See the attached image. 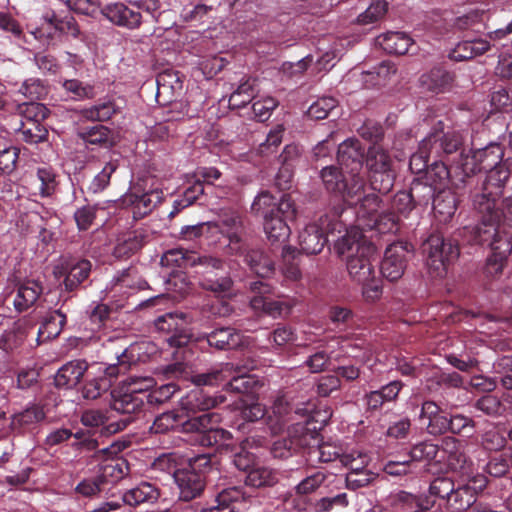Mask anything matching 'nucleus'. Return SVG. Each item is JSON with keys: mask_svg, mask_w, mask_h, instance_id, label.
Segmentation results:
<instances>
[{"mask_svg": "<svg viewBox=\"0 0 512 512\" xmlns=\"http://www.w3.org/2000/svg\"><path fill=\"white\" fill-rule=\"evenodd\" d=\"M365 147L356 138H349L338 146L337 161L340 168L326 166L320 172L323 185L327 192L340 191L341 184L350 185L348 196H356L363 185L361 174L366 158Z\"/></svg>", "mask_w": 512, "mask_h": 512, "instance_id": "2", "label": "nucleus"}, {"mask_svg": "<svg viewBox=\"0 0 512 512\" xmlns=\"http://www.w3.org/2000/svg\"><path fill=\"white\" fill-rule=\"evenodd\" d=\"M212 226L227 237L232 253L240 252L242 244L244 243V224L242 216L238 211L232 209L221 210L218 220L215 223H211V227Z\"/></svg>", "mask_w": 512, "mask_h": 512, "instance_id": "16", "label": "nucleus"}, {"mask_svg": "<svg viewBox=\"0 0 512 512\" xmlns=\"http://www.w3.org/2000/svg\"><path fill=\"white\" fill-rule=\"evenodd\" d=\"M170 380H171L170 382L157 387L156 389H154L147 395H145L141 391V389L137 390L136 388H134L132 384H129L128 386H122V387L124 388V390H127V389L135 390L138 394H140L143 397L144 402L146 401L147 403L158 405V404H162V403L169 401L174 396V394L176 392L180 391V389H181V385H180L181 381H178L177 379H170Z\"/></svg>", "mask_w": 512, "mask_h": 512, "instance_id": "45", "label": "nucleus"}, {"mask_svg": "<svg viewBox=\"0 0 512 512\" xmlns=\"http://www.w3.org/2000/svg\"><path fill=\"white\" fill-rule=\"evenodd\" d=\"M259 79L251 75H245L239 81L237 88L229 98V107L232 109L241 108L251 102L259 92Z\"/></svg>", "mask_w": 512, "mask_h": 512, "instance_id": "35", "label": "nucleus"}, {"mask_svg": "<svg viewBox=\"0 0 512 512\" xmlns=\"http://www.w3.org/2000/svg\"><path fill=\"white\" fill-rule=\"evenodd\" d=\"M66 322V314L61 309L49 311L43 317L39 327L38 342L42 343L57 338L61 334Z\"/></svg>", "mask_w": 512, "mask_h": 512, "instance_id": "36", "label": "nucleus"}, {"mask_svg": "<svg viewBox=\"0 0 512 512\" xmlns=\"http://www.w3.org/2000/svg\"><path fill=\"white\" fill-rule=\"evenodd\" d=\"M280 200L271 195L268 191H262L253 201L251 212L262 218L273 215L280 211Z\"/></svg>", "mask_w": 512, "mask_h": 512, "instance_id": "53", "label": "nucleus"}, {"mask_svg": "<svg viewBox=\"0 0 512 512\" xmlns=\"http://www.w3.org/2000/svg\"><path fill=\"white\" fill-rule=\"evenodd\" d=\"M328 475L320 470L307 474L294 488L296 495L307 496L317 491L326 481Z\"/></svg>", "mask_w": 512, "mask_h": 512, "instance_id": "61", "label": "nucleus"}, {"mask_svg": "<svg viewBox=\"0 0 512 512\" xmlns=\"http://www.w3.org/2000/svg\"><path fill=\"white\" fill-rule=\"evenodd\" d=\"M227 388L239 394H253L261 386L256 376L251 374H240L233 376L226 384Z\"/></svg>", "mask_w": 512, "mask_h": 512, "instance_id": "57", "label": "nucleus"}, {"mask_svg": "<svg viewBox=\"0 0 512 512\" xmlns=\"http://www.w3.org/2000/svg\"><path fill=\"white\" fill-rule=\"evenodd\" d=\"M414 247L406 241H397L390 244L384 253L381 262V273L390 282L399 280L406 269L408 255L413 253Z\"/></svg>", "mask_w": 512, "mask_h": 512, "instance_id": "15", "label": "nucleus"}, {"mask_svg": "<svg viewBox=\"0 0 512 512\" xmlns=\"http://www.w3.org/2000/svg\"><path fill=\"white\" fill-rule=\"evenodd\" d=\"M220 414L216 412L202 413L186 419L184 433H195V440L203 447L224 446L232 440L230 431L219 428Z\"/></svg>", "mask_w": 512, "mask_h": 512, "instance_id": "7", "label": "nucleus"}, {"mask_svg": "<svg viewBox=\"0 0 512 512\" xmlns=\"http://www.w3.org/2000/svg\"><path fill=\"white\" fill-rule=\"evenodd\" d=\"M437 190L448 189L447 185L451 183L454 187L460 188L466 184L467 178L461 181V170L456 167L449 168L441 159H434L427 171L422 175Z\"/></svg>", "mask_w": 512, "mask_h": 512, "instance_id": "22", "label": "nucleus"}, {"mask_svg": "<svg viewBox=\"0 0 512 512\" xmlns=\"http://www.w3.org/2000/svg\"><path fill=\"white\" fill-rule=\"evenodd\" d=\"M431 150L434 154V159L448 158L453 155L460 156L462 163L464 154V138L459 131L448 130L444 131L443 123L439 121L432 129V131L425 137Z\"/></svg>", "mask_w": 512, "mask_h": 512, "instance_id": "12", "label": "nucleus"}, {"mask_svg": "<svg viewBox=\"0 0 512 512\" xmlns=\"http://www.w3.org/2000/svg\"><path fill=\"white\" fill-rule=\"evenodd\" d=\"M146 236L143 232L132 231L117 239L113 249V255L118 259H126L138 252L145 243Z\"/></svg>", "mask_w": 512, "mask_h": 512, "instance_id": "44", "label": "nucleus"}, {"mask_svg": "<svg viewBox=\"0 0 512 512\" xmlns=\"http://www.w3.org/2000/svg\"><path fill=\"white\" fill-rule=\"evenodd\" d=\"M17 134L23 142L36 145L47 141L49 132L43 123L22 122Z\"/></svg>", "mask_w": 512, "mask_h": 512, "instance_id": "50", "label": "nucleus"}, {"mask_svg": "<svg viewBox=\"0 0 512 512\" xmlns=\"http://www.w3.org/2000/svg\"><path fill=\"white\" fill-rule=\"evenodd\" d=\"M344 212L342 204H335L330 213L321 216L318 222L309 223L299 234V245L307 255L319 254L328 242L329 234L346 232L347 226L340 219Z\"/></svg>", "mask_w": 512, "mask_h": 512, "instance_id": "5", "label": "nucleus"}, {"mask_svg": "<svg viewBox=\"0 0 512 512\" xmlns=\"http://www.w3.org/2000/svg\"><path fill=\"white\" fill-rule=\"evenodd\" d=\"M157 101L165 105L173 100V97L182 90V80L178 71L165 69L156 77Z\"/></svg>", "mask_w": 512, "mask_h": 512, "instance_id": "30", "label": "nucleus"}, {"mask_svg": "<svg viewBox=\"0 0 512 512\" xmlns=\"http://www.w3.org/2000/svg\"><path fill=\"white\" fill-rule=\"evenodd\" d=\"M207 343L217 350H234L246 344L244 335L234 327H217L206 335Z\"/></svg>", "mask_w": 512, "mask_h": 512, "instance_id": "28", "label": "nucleus"}, {"mask_svg": "<svg viewBox=\"0 0 512 512\" xmlns=\"http://www.w3.org/2000/svg\"><path fill=\"white\" fill-rule=\"evenodd\" d=\"M493 377L479 376L487 382L486 388L494 390L498 384L505 390H512V355L498 356L492 364Z\"/></svg>", "mask_w": 512, "mask_h": 512, "instance_id": "29", "label": "nucleus"}, {"mask_svg": "<svg viewBox=\"0 0 512 512\" xmlns=\"http://www.w3.org/2000/svg\"><path fill=\"white\" fill-rule=\"evenodd\" d=\"M289 409V404L283 398L275 400L272 414H268L265 420L273 434L280 433L286 426V415L289 413Z\"/></svg>", "mask_w": 512, "mask_h": 512, "instance_id": "55", "label": "nucleus"}, {"mask_svg": "<svg viewBox=\"0 0 512 512\" xmlns=\"http://www.w3.org/2000/svg\"><path fill=\"white\" fill-rule=\"evenodd\" d=\"M110 407L123 417L117 421H110L107 411L87 409L80 416L81 424L90 428V431H98L99 436L108 437L124 430L133 422L135 416L143 411L144 401L135 390H124L123 387H119L111 391Z\"/></svg>", "mask_w": 512, "mask_h": 512, "instance_id": "1", "label": "nucleus"}, {"mask_svg": "<svg viewBox=\"0 0 512 512\" xmlns=\"http://www.w3.org/2000/svg\"><path fill=\"white\" fill-rule=\"evenodd\" d=\"M117 112L116 106L112 101H106L89 108L81 110L83 118L89 121L104 122L109 119Z\"/></svg>", "mask_w": 512, "mask_h": 512, "instance_id": "62", "label": "nucleus"}, {"mask_svg": "<svg viewBox=\"0 0 512 512\" xmlns=\"http://www.w3.org/2000/svg\"><path fill=\"white\" fill-rule=\"evenodd\" d=\"M223 402V397H214L201 387H195L180 399V410L186 419L195 417L197 412L208 413L210 409Z\"/></svg>", "mask_w": 512, "mask_h": 512, "instance_id": "23", "label": "nucleus"}, {"mask_svg": "<svg viewBox=\"0 0 512 512\" xmlns=\"http://www.w3.org/2000/svg\"><path fill=\"white\" fill-rule=\"evenodd\" d=\"M159 497V489L155 485L143 481L137 486L124 492L122 495V501L126 505L136 507L143 503H154Z\"/></svg>", "mask_w": 512, "mask_h": 512, "instance_id": "39", "label": "nucleus"}, {"mask_svg": "<svg viewBox=\"0 0 512 512\" xmlns=\"http://www.w3.org/2000/svg\"><path fill=\"white\" fill-rule=\"evenodd\" d=\"M43 293V286L40 281L26 280L19 284L13 300L14 308L22 313L32 307Z\"/></svg>", "mask_w": 512, "mask_h": 512, "instance_id": "34", "label": "nucleus"}, {"mask_svg": "<svg viewBox=\"0 0 512 512\" xmlns=\"http://www.w3.org/2000/svg\"><path fill=\"white\" fill-rule=\"evenodd\" d=\"M456 81L454 72L442 66H435L419 78L420 87L433 94L450 92Z\"/></svg>", "mask_w": 512, "mask_h": 512, "instance_id": "26", "label": "nucleus"}, {"mask_svg": "<svg viewBox=\"0 0 512 512\" xmlns=\"http://www.w3.org/2000/svg\"><path fill=\"white\" fill-rule=\"evenodd\" d=\"M203 255L196 251H190L183 248L168 250L161 258V263L166 266H176L178 268L198 267L202 261Z\"/></svg>", "mask_w": 512, "mask_h": 512, "instance_id": "41", "label": "nucleus"}, {"mask_svg": "<svg viewBox=\"0 0 512 512\" xmlns=\"http://www.w3.org/2000/svg\"><path fill=\"white\" fill-rule=\"evenodd\" d=\"M278 482L276 471L268 467H254L247 473L245 484L255 488L272 487Z\"/></svg>", "mask_w": 512, "mask_h": 512, "instance_id": "52", "label": "nucleus"}, {"mask_svg": "<svg viewBox=\"0 0 512 512\" xmlns=\"http://www.w3.org/2000/svg\"><path fill=\"white\" fill-rule=\"evenodd\" d=\"M186 417L181 410H170L156 416L149 430L152 434H166L180 428L184 432Z\"/></svg>", "mask_w": 512, "mask_h": 512, "instance_id": "40", "label": "nucleus"}, {"mask_svg": "<svg viewBox=\"0 0 512 512\" xmlns=\"http://www.w3.org/2000/svg\"><path fill=\"white\" fill-rule=\"evenodd\" d=\"M485 12L472 10L455 19L454 26L459 30H471L480 33L484 26Z\"/></svg>", "mask_w": 512, "mask_h": 512, "instance_id": "64", "label": "nucleus"}, {"mask_svg": "<svg viewBox=\"0 0 512 512\" xmlns=\"http://www.w3.org/2000/svg\"><path fill=\"white\" fill-rule=\"evenodd\" d=\"M371 189L381 194L389 193L395 182L396 172L388 151L372 145L367 149L365 158Z\"/></svg>", "mask_w": 512, "mask_h": 512, "instance_id": "8", "label": "nucleus"}, {"mask_svg": "<svg viewBox=\"0 0 512 512\" xmlns=\"http://www.w3.org/2000/svg\"><path fill=\"white\" fill-rule=\"evenodd\" d=\"M78 136L85 143L86 147L111 148L115 144L112 130L104 125H95L83 129L78 132Z\"/></svg>", "mask_w": 512, "mask_h": 512, "instance_id": "43", "label": "nucleus"}, {"mask_svg": "<svg viewBox=\"0 0 512 512\" xmlns=\"http://www.w3.org/2000/svg\"><path fill=\"white\" fill-rule=\"evenodd\" d=\"M337 254L346 260V267L351 279L355 282H365L375 273L372 257L376 247L367 242L358 228L346 230L345 235L335 242Z\"/></svg>", "mask_w": 512, "mask_h": 512, "instance_id": "4", "label": "nucleus"}, {"mask_svg": "<svg viewBox=\"0 0 512 512\" xmlns=\"http://www.w3.org/2000/svg\"><path fill=\"white\" fill-rule=\"evenodd\" d=\"M439 462L447 461L455 468H462L466 462V455L462 450L461 441L453 436H445L439 445Z\"/></svg>", "mask_w": 512, "mask_h": 512, "instance_id": "42", "label": "nucleus"}, {"mask_svg": "<svg viewBox=\"0 0 512 512\" xmlns=\"http://www.w3.org/2000/svg\"><path fill=\"white\" fill-rule=\"evenodd\" d=\"M424 497L425 496L423 495L418 496L410 492L400 490L390 495L389 502L393 509L408 512L422 503L424 501Z\"/></svg>", "mask_w": 512, "mask_h": 512, "instance_id": "59", "label": "nucleus"}, {"mask_svg": "<svg viewBox=\"0 0 512 512\" xmlns=\"http://www.w3.org/2000/svg\"><path fill=\"white\" fill-rule=\"evenodd\" d=\"M504 156L503 147L498 143H490L484 148L477 149L463 157L462 163L457 165L461 170V181L480 172H488L500 165Z\"/></svg>", "mask_w": 512, "mask_h": 512, "instance_id": "11", "label": "nucleus"}, {"mask_svg": "<svg viewBox=\"0 0 512 512\" xmlns=\"http://www.w3.org/2000/svg\"><path fill=\"white\" fill-rule=\"evenodd\" d=\"M189 320L187 315L178 312H168L158 316L154 325L159 332L171 334L167 339L169 346L176 348L175 354H181L182 359H187V354H192V336L187 332Z\"/></svg>", "mask_w": 512, "mask_h": 512, "instance_id": "9", "label": "nucleus"}, {"mask_svg": "<svg viewBox=\"0 0 512 512\" xmlns=\"http://www.w3.org/2000/svg\"><path fill=\"white\" fill-rule=\"evenodd\" d=\"M474 488H469L466 484L453 487L450 497L445 505L446 509L450 512H461L470 508L476 499L471 491Z\"/></svg>", "mask_w": 512, "mask_h": 512, "instance_id": "47", "label": "nucleus"}, {"mask_svg": "<svg viewBox=\"0 0 512 512\" xmlns=\"http://www.w3.org/2000/svg\"><path fill=\"white\" fill-rule=\"evenodd\" d=\"M45 418L46 413L43 406L32 404L12 416L11 427L19 433H25L33 430Z\"/></svg>", "mask_w": 512, "mask_h": 512, "instance_id": "33", "label": "nucleus"}, {"mask_svg": "<svg viewBox=\"0 0 512 512\" xmlns=\"http://www.w3.org/2000/svg\"><path fill=\"white\" fill-rule=\"evenodd\" d=\"M340 191H332L330 194L339 198V202L337 204H342L345 209V205L348 206H359V210L367 213L368 215H373L378 212L382 199L376 193H365L366 181L363 179V185L356 192V196H348V189L350 190V185L341 184Z\"/></svg>", "mask_w": 512, "mask_h": 512, "instance_id": "19", "label": "nucleus"}, {"mask_svg": "<svg viewBox=\"0 0 512 512\" xmlns=\"http://www.w3.org/2000/svg\"><path fill=\"white\" fill-rule=\"evenodd\" d=\"M64 90L77 101L93 99L96 95L94 86L78 79H68L63 82Z\"/></svg>", "mask_w": 512, "mask_h": 512, "instance_id": "63", "label": "nucleus"}, {"mask_svg": "<svg viewBox=\"0 0 512 512\" xmlns=\"http://www.w3.org/2000/svg\"><path fill=\"white\" fill-rule=\"evenodd\" d=\"M388 11V2L386 0H372L369 6L357 17V23L360 25L373 24L381 20Z\"/></svg>", "mask_w": 512, "mask_h": 512, "instance_id": "60", "label": "nucleus"}, {"mask_svg": "<svg viewBox=\"0 0 512 512\" xmlns=\"http://www.w3.org/2000/svg\"><path fill=\"white\" fill-rule=\"evenodd\" d=\"M87 369L86 361H70L57 371L54 384L59 389H72L81 381Z\"/></svg>", "mask_w": 512, "mask_h": 512, "instance_id": "32", "label": "nucleus"}, {"mask_svg": "<svg viewBox=\"0 0 512 512\" xmlns=\"http://www.w3.org/2000/svg\"><path fill=\"white\" fill-rule=\"evenodd\" d=\"M501 197H494L487 189L486 192L481 191L473 196V208L478 215L479 223L475 227H464L459 230V234L469 235V244L484 246L485 241L507 236L499 231L500 226L508 227L505 197Z\"/></svg>", "mask_w": 512, "mask_h": 512, "instance_id": "3", "label": "nucleus"}, {"mask_svg": "<svg viewBox=\"0 0 512 512\" xmlns=\"http://www.w3.org/2000/svg\"><path fill=\"white\" fill-rule=\"evenodd\" d=\"M459 237L469 238L468 234H459V231L451 238H444L440 233L431 234L421 246L422 253L426 256L427 266L436 276L442 277L447 266L458 259L460 255Z\"/></svg>", "mask_w": 512, "mask_h": 512, "instance_id": "6", "label": "nucleus"}, {"mask_svg": "<svg viewBox=\"0 0 512 512\" xmlns=\"http://www.w3.org/2000/svg\"><path fill=\"white\" fill-rule=\"evenodd\" d=\"M163 199V192L155 189L143 192L139 187L134 186L130 192L122 198V204L131 207L133 218L139 220L153 211L157 204Z\"/></svg>", "mask_w": 512, "mask_h": 512, "instance_id": "18", "label": "nucleus"}, {"mask_svg": "<svg viewBox=\"0 0 512 512\" xmlns=\"http://www.w3.org/2000/svg\"><path fill=\"white\" fill-rule=\"evenodd\" d=\"M55 170L48 165L38 167L31 176V186L35 195L50 197L56 191L58 182Z\"/></svg>", "mask_w": 512, "mask_h": 512, "instance_id": "37", "label": "nucleus"}, {"mask_svg": "<svg viewBox=\"0 0 512 512\" xmlns=\"http://www.w3.org/2000/svg\"><path fill=\"white\" fill-rule=\"evenodd\" d=\"M174 480L179 488V499L191 501L204 491L206 480L202 472L179 469L174 472Z\"/></svg>", "mask_w": 512, "mask_h": 512, "instance_id": "25", "label": "nucleus"}, {"mask_svg": "<svg viewBox=\"0 0 512 512\" xmlns=\"http://www.w3.org/2000/svg\"><path fill=\"white\" fill-rule=\"evenodd\" d=\"M483 183L482 191L486 189L496 196H502L503 189L510 177V170L505 165H500L488 172Z\"/></svg>", "mask_w": 512, "mask_h": 512, "instance_id": "49", "label": "nucleus"}, {"mask_svg": "<svg viewBox=\"0 0 512 512\" xmlns=\"http://www.w3.org/2000/svg\"><path fill=\"white\" fill-rule=\"evenodd\" d=\"M199 267L203 268L200 285L204 290L213 293L216 297L232 296L234 282L223 259L203 255Z\"/></svg>", "mask_w": 512, "mask_h": 512, "instance_id": "10", "label": "nucleus"}, {"mask_svg": "<svg viewBox=\"0 0 512 512\" xmlns=\"http://www.w3.org/2000/svg\"><path fill=\"white\" fill-rule=\"evenodd\" d=\"M92 272V262L88 259H77L68 262L63 271L60 272L64 276L60 283V295L68 294L64 298L63 304L81 289H85Z\"/></svg>", "mask_w": 512, "mask_h": 512, "instance_id": "14", "label": "nucleus"}, {"mask_svg": "<svg viewBox=\"0 0 512 512\" xmlns=\"http://www.w3.org/2000/svg\"><path fill=\"white\" fill-rule=\"evenodd\" d=\"M20 123L22 122H35L42 123L48 116V108L39 102L31 101L19 105Z\"/></svg>", "mask_w": 512, "mask_h": 512, "instance_id": "58", "label": "nucleus"}, {"mask_svg": "<svg viewBox=\"0 0 512 512\" xmlns=\"http://www.w3.org/2000/svg\"><path fill=\"white\" fill-rule=\"evenodd\" d=\"M404 387V382L397 379L390 381L379 389L367 392L363 397L366 411L373 414L380 412L387 403H396Z\"/></svg>", "mask_w": 512, "mask_h": 512, "instance_id": "24", "label": "nucleus"}, {"mask_svg": "<svg viewBox=\"0 0 512 512\" xmlns=\"http://www.w3.org/2000/svg\"><path fill=\"white\" fill-rule=\"evenodd\" d=\"M431 159L434 160V154L424 138L418 147V150L410 157L409 167L414 174H424L430 166Z\"/></svg>", "mask_w": 512, "mask_h": 512, "instance_id": "54", "label": "nucleus"}, {"mask_svg": "<svg viewBox=\"0 0 512 512\" xmlns=\"http://www.w3.org/2000/svg\"><path fill=\"white\" fill-rule=\"evenodd\" d=\"M235 254L242 255L251 272L261 278L269 277L274 273V261L260 249H248L243 243L240 252Z\"/></svg>", "mask_w": 512, "mask_h": 512, "instance_id": "31", "label": "nucleus"}, {"mask_svg": "<svg viewBox=\"0 0 512 512\" xmlns=\"http://www.w3.org/2000/svg\"><path fill=\"white\" fill-rule=\"evenodd\" d=\"M100 14L114 25L127 29L138 28L142 22L139 10H134L121 2L107 4L100 10Z\"/></svg>", "mask_w": 512, "mask_h": 512, "instance_id": "27", "label": "nucleus"}, {"mask_svg": "<svg viewBox=\"0 0 512 512\" xmlns=\"http://www.w3.org/2000/svg\"><path fill=\"white\" fill-rule=\"evenodd\" d=\"M440 448L438 444H435L431 440H424L414 444L409 453L408 457L412 462H427L432 461L439 462Z\"/></svg>", "mask_w": 512, "mask_h": 512, "instance_id": "51", "label": "nucleus"}, {"mask_svg": "<svg viewBox=\"0 0 512 512\" xmlns=\"http://www.w3.org/2000/svg\"><path fill=\"white\" fill-rule=\"evenodd\" d=\"M249 289L255 294L250 301L254 309H261L274 318L281 316L284 311L288 313L290 308L285 302L266 297L272 291V286L268 282L263 280L251 281Z\"/></svg>", "mask_w": 512, "mask_h": 512, "instance_id": "21", "label": "nucleus"}, {"mask_svg": "<svg viewBox=\"0 0 512 512\" xmlns=\"http://www.w3.org/2000/svg\"><path fill=\"white\" fill-rule=\"evenodd\" d=\"M191 355L192 354H187L188 358L186 360H188ZM163 374L166 379H177L178 381L191 380L196 387L201 388H203V386H213L218 383V381L223 380V372L218 370L192 375L191 368L184 360L167 365L163 369Z\"/></svg>", "mask_w": 512, "mask_h": 512, "instance_id": "17", "label": "nucleus"}, {"mask_svg": "<svg viewBox=\"0 0 512 512\" xmlns=\"http://www.w3.org/2000/svg\"><path fill=\"white\" fill-rule=\"evenodd\" d=\"M473 407L490 417H499L506 411L505 405L494 394H485L479 397L474 401Z\"/></svg>", "mask_w": 512, "mask_h": 512, "instance_id": "56", "label": "nucleus"}, {"mask_svg": "<svg viewBox=\"0 0 512 512\" xmlns=\"http://www.w3.org/2000/svg\"><path fill=\"white\" fill-rule=\"evenodd\" d=\"M280 211L263 218V228L271 244H284L288 241L291 228L288 224L295 218L293 202L286 195L280 199Z\"/></svg>", "mask_w": 512, "mask_h": 512, "instance_id": "13", "label": "nucleus"}, {"mask_svg": "<svg viewBox=\"0 0 512 512\" xmlns=\"http://www.w3.org/2000/svg\"><path fill=\"white\" fill-rule=\"evenodd\" d=\"M409 192L416 206L425 207L434 201L438 190L421 175L413 179Z\"/></svg>", "mask_w": 512, "mask_h": 512, "instance_id": "48", "label": "nucleus"}, {"mask_svg": "<svg viewBox=\"0 0 512 512\" xmlns=\"http://www.w3.org/2000/svg\"><path fill=\"white\" fill-rule=\"evenodd\" d=\"M491 248V255L487 258L484 274L489 278L499 277L506 265L508 256L512 252V241L508 236L495 237L485 244Z\"/></svg>", "mask_w": 512, "mask_h": 512, "instance_id": "20", "label": "nucleus"}, {"mask_svg": "<svg viewBox=\"0 0 512 512\" xmlns=\"http://www.w3.org/2000/svg\"><path fill=\"white\" fill-rule=\"evenodd\" d=\"M376 44L389 54L404 55L409 52L414 41L404 32L389 31L377 36Z\"/></svg>", "mask_w": 512, "mask_h": 512, "instance_id": "38", "label": "nucleus"}, {"mask_svg": "<svg viewBox=\"0 0 512 512\" xmlns=\"http://www.w3.org/2000/svg\"><path fill=\"white\" fill-rule=\"evenodd\" d=\"M458 198L450 189L438 190L434 201L432 202L435 215L441 217V220L447 221L452 218L457 210Z\"/></svg>", "mask_w": 512, "mask_h": 512, "instance_id": "46", "label": "nucleus"}]
</instances>
